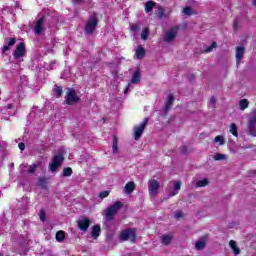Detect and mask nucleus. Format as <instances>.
<instances>
[{"mask_svg":"<svg viewBox=\"0 0 256 256\" xmlns=\"http://www.w3.org/2000/svg\"><path fill=\"white\" fill-rule=\"evenodd\" d=\"M123 209V202L116 201L112 205H110L108 208H106L105 211V219L107 223H111L113 219H115V215L119 213V210Z\"/></svg>","mask_w":256,"mask_h":256,"instance_id":"1","label":"nucleus"},{"mask_svg":"<svg viewBox=\"0 0 256 256\" xmlns=\"http://www.w3.org/2000/svg\"><path fill=\"white\" fill-rule=\"evenodd\" d=\"M97 25H99V17H97V13H94L92 16L89 17L84 31L86 35H93L95 30L97 29Z\"/></svg>","mask_w":256,"mask_h":256,"instance_id":"2","label":"nucleus"},{"mask_svg":"<svg viewBox=\"0 0 256 256\" xmlns=\"http://www.w3.org/2000/svg\"><path fill=\"white\" fill-rule=\"evenodd\" d=\"M119 238L120 241H131V243H135L137 241V230H135V228H127L122 230Z\"/></svg>","mask_w":256,"mask_h":256,"instance_id":"3","label":"nucleus"},{"mask_svg":"<svg viewBox=\"0 0 256 256\" xmlns=\"http://www.w3.org/2000/svg\"><path fill=\"white\" fill-rule=\"evenodd\" d=\"M79 101H81V98L77 96V92H75V89H69L66 92V96H65L66 105H75V103H79Z\"/></svg>","mask_w":256,"mask_h":256,"instance_id":"4","label":"nucleus"},{"mask_svg":"<svg viewBox=\"0 0 256 256\" xmlns=\"http://www.w3.org/2000/svg\"><path fill=\"white\" fill-rule=\"evenodd\" d=\"M148 123H149V118H144L143 122L140 125L134 126L135 141H139V139H141V136L143 135V132L145 131V127H147Z\"/></svg>","mask_w":256,"mask_h":256,"instance_id":"5","label":"nucleus"},{"mask_svg":"<svg viewBox=\"0 0 256 256\" xmlns=\"http://www.w3.org/2000/svg\"><path fill=\"white\" fill-rule=\"evenodd\" d=\"M161 184L156 179H151L148 181V191L152 197H157L159 195V188Z\"/></svg>","mask_w":256,"mask_h":256,"instance_id":"6","label":"nucleus"},{"mask_svg":"<svg viewBox=\"0 0 256 256\" xmlns=\"http://www.w3.org/2000/svg\"><path fill=\"white\" fill-rule=\"evenodd\" d=\"M65 161V157L63 154H57L52 158V163L50 164V171L55 172L57 171L58 167H61V163Z\"/></svg>","mask_w":256,"mask_h":256,"instance_id":"7","label":"nucleus"},{"mask_svg":"<svg viewBox=\"0 0 256 256\" xmlns=\"http://www.w3.org/2000/svg\"><path fill=\"white\" fill-rule=\"evenodd\" d=\"M256 111L253 115L250 116V119L247 124L248 134L252 137H256Z\"/></svg>","mask_w":256,"mask_h":256,"instance_id":"8","label":"nucleus"},{"mask_svg":"<svg viewBox=\"0 0 256 256\" xmlns=\"http://www.w3.org/2000/svg\"><path fill=\"white\" fill-rule=\"evenodd\" d=\"M24 55H27V50L24 42H20L13 53L14 59H21Z\"/></svg>","mask_w":256,"mask_h":256,"instance_id":"9","label":"nucleus"},{"mask_svg":"<svg viewBox=\"0 0 256 256\" xmlns=\"http://www.w3.org/2000/svg\"><path fill=\"white\" fill-rule=\"evenodd\" d=\"M178 31V27H172L170 30H168L164 38L165 43H171V41H175Z\"/></svg>","mask_w":256,"mask_h":256,"instance_id":"10","label":"nucleus"},{"mask_svg":"<svg viewBox=\"0 0 256 256\" xmlns=\"http://www.w3.org/2000/svg\"><path fill=\"white\" fill-rule=\"evenodd\" d=\"M5 43L6 45L2 47V55H4V53H7V51H11V47H13L15 43H17V38L16 37L5 38Z\"/></svg>","mask_w":256,"mask_h":256,"instance_id":"11","label":"nucleus"},{"mask_svg":"<svg viewBox=\"0 0 256 256\" xmlns=\"http://www.w3.org/2000/svg\"><path fill=\"white\" fill-rule=\"evenodd\" d=\"M243 55H245V47L238 46L236 47V65L239 67L241 61H243Z\"/></svg>","mask_w":256,"mask_h":256,"instance_id":"12","label":"nucleus"},{"mask_svg":"<svg viewBox=\"0 0 256 256\" xmlns=\"http://www.w3.org/2000/svg\"><path fill=\"white\" fill-rule=\"evenodd\" d=\"M91 226V220L89 218H82L78 220V228L80 231H87Z\"/></svg>","mask_w":256,"mask_h":256,"instance_id":"13","label":"nucleus"},{"mask_svg":"<svg viewBox=\"0 0 256 256\" xmlns=\"http://www.w3.org/2000/svg\"><path fill=\"white\" fill-rule=\"evenodd\" d=\"M45 23V18H39L34 26V31L36 35H41L43 33V24Z\"/></svg>","mask_w":256,"mask_h":256,"instance_id":"14","label":"nucleus"},{"mask_svg":"<svg viewBox=\"0 0 256 256\" xmlns=\"http://www.w3.org/2000/svg\"><path fill=\"white\" fill-rule=\"evenodd\" d=\"M160 241H161L162 245H165V246L171 245V241H173V235L163 234L160 237Z\"/></svg>","mask_w":256,"mask_h":256,"instance_id":"15","label":"nucleus"},{"mask_svg":"<svg viewBox=\"0 0 256 256\" xmlns=\"http://www.w3.org/2000/svg\"><path fill=\"white\" fill-rule=\"evenodd\" d=\"M131 83H133L134 85H137V83H141V70L137 69L134 71Z\"/></svg>","mask_w":256,"mask_h":256,"instance_id":"16","label":"nucleus"},{"mask_svg":"<svg viewBox=\"0 0 256 256\" xmlns=\"http://www.w3.org/2000/svg\"><path fill=\"white\" fill-rule=\"evenodd\" d=\"M99 235H101V226L100 225H94L92 227V231H91L92 239H99Z\"/></svg>","mask_w":256,"mask_h":256,"instance_id":"17","label":"nucleus"},{"mask_svg":"<svg viewBox=\"0 0 256 256\" xmlns=\"http://www.w3.org/2000/svg\"><path fill=\"white\" fill-rule=\"evenodd\" d=\"M174 102H175V96H173V94H170L166 101V106H165L166 113L171 111V107L173 106Z\"/></svg>","mask_w":256,"mask_h":256,"instance_id":"18","label":"nucleus"},{"mask_svg":"<svg viewBox=\"0 0 256 256\" xmlns=\"http://www.w3.org/2000/svg\"><path fill=\"white\" fill-rule=\"evenodd\" d=\"M157 6V3L153 0L147 1L145 4L144 11L145 13H151L153 11V8Z\"/></svg>","mask_w":256,"mask_h":256,"instance_id":"19","label":"nucleus"},{"mask_svg":"<svg viewBox=\"0 0 256 256\" xmlns=\"http://www.w3.org/2000/svg\"><path fill=\"white\" fill-rule=\"evenodd\" d=\"M112 153L113 155H116V153H119V140L117 139V136L113 137Z\"/></svg>","mask_w":256,"mask_h":256,"instance_id":"20","label":"nucleus"},{"mask_svg":"<svg viewBox=\"0 0 256 256\" xmlns=\"http://www.w3.org/2000/svg\"><path fill=\"white\" fill-rule=\"evenodd\" d=\"M147 53V50L143 48V46H138L136 48V57L137 59H143L145 57V54Z\"/></svg>","mask_w":256,"mask_h":256,"instance_id":"21","label":"nucleus"},{"mask_svg":"<svg viewBox=\"0 0 256 256\" xmlns=\"http://www.w3.org/2000/svg\"><path fill=\"white\" fill-rule=\"evenodd\" d=\"M124 189H125V193H128V194L133 193V191H135V182L133 181L128 182L125 185Z\"/></svg>","mask_w":256,"mask_h":256,"instance_id":"22","label":"nucleus"},{"mask_svg":"<svg viewBox=\"0 0 256 256\" xmlns=\"http://www.w3.org/2000/svg\"><path fill=\"white\" fill-rule=\"evenodd\" d=\"M229 245L234 255H239V253H241V250L237 247V242H235V240H230Z\"/></svg>","mask_w":256,"mask_h":256,"instance_id":"23","label":"nucleus"},{"mask_svg":"<svg viewBox=\"0 0 256 256\" xmlns=\"http://www.w3.org/2000/svg\"><path fill=\"white\" fill-rule=\"evenodd\" d=\"M56 241H58V243H63V241H65V231L59 230L56 233Z\"/></svg>","mask_w":256,"mask_h":256,"instance_id":"24","label":"nucleus"},{"mask_svg":"<svg viewBox=\"0 0 256 256\" xmlns=\"http://www.w3.org/2000/svg\"><path fill=\"white\" fill-rule=\"evenodd\" d=\"M207 245V242L205 240L198 241L195 243L196 251H203Z\"/></svg>","mask_w":256,"mask_h":256,"instance_id":"25","label":"nucleus"},{"mask_svg":"<svg viewBox=\"0 0 256 256\" xmlns=\"http://www.w3.org/2000/svg\"><path fill=\"white\" fill-rule=\"evenodd\" d=\"M73 175V168L66 167L62 171V177H71Z\"/></svg>","mask_w":256,"mask_h":256,"instance_id":"26","label":"nucleus"},{"mask_svg":"<svg viewBox=\"0 0 256 256\" xmlns=\"http://www.w3.org/2000/svg\"><path fill=\"white\" fill-rule=\"evenodd\" d=\"M53 91L56 97H61V95H63V87L61 86L54 85Z\"/></svg>","mask_w":256,"mask_h":256,"instance_id":"27","label":"nucleus"},{"mask_svg":"<svg viewBox=\"0 0 256 256\" xmlns=\"http://www.w3.org/2000/svg\"><path fill=\"white\" fill-rule=\"evenodd\" d=\"M148 38H149V28H144L142 30V33L140 34V39H142V41H147Z\"/></svg>","mask_w":256,"mask_h":256,"instance_id":"28","label":"nucleus"},{"mask_svg":"<svg viewBox=\"0 0 256 256\" xmlns=\"http://www.w3.org/2000/svg\"><path fill=\"white\" fill-rule=\"evenodd\" d=\"M239 105H240L241 111H245V109H247V107H249V100L242 99V100H240Z\"/></svg>","mask_w":256,"mask_h":256,"instance_id":"29","label":"nucleus"},{"mask_svg":"<svg viewBox=\"0 0 256 256\" xmlns=\"http://www.w3.org/2000/svg\"><path fill=\"white\" fill-rule=\"evenodd\" d=\"M230 133H232L234 137H239V132H237V125L235 123L230 124Z\"/></svg>","mask_w":256,"mask_h":256,"instance_id":"30","label":"nucleus"},{"mask_svg":"<svg viewBox=\"0 0 256 256\" xmlns=\"http://www.w3.org/2000/svg\"><path fill=\"white\" fill-rule=\"evenodd\" d=\"M38 185L39 187H41L42 189H47V178L45 177H41L38 179Z\"/></svg>","mask_w":256,"mask_h":256,"instance_id":"31","label":"nucleus"},{"mask_svg":"<svg viewBox=\"0 0 256 256\" xmlns=\"http://www.w3.org/2000/svg\"><path fill=\"white\" fill-rule=\"evenodd\" d=\"M213 159H214V161H225V159H227V155L217 153L213 156Z\"/></svg>","mask_w":256,"mask_h":256,"instance_id":"32","label":"nucleus"},{"mask_svg":"<svg viewBox=\"0 0 256 256\" xmlns=\"http://www.w3.org/2000/svg\"><path fill=\"white\" fill-rule=\"evenodd\" d=\"M182 13H184V15H188V16L195 15V11H193V9L189 6L184 7Z\"/></svg>","mask_w":256,"mask_h":256,"instance_id":"33","label":"nucleus"},{"mask_svg":"<svg viewBox=\"0 0 256 256\" xmlns=\"http://www.w3.org/2000/svg\"><path fill=\"white\" fill-rule=\"evenodd\" d=\"M213 49H217V42H212V44L205 48L204 53H211Z\"/></svg>","mask_w":256,"mask_h":256,"instance_id":"34","label":"nucleus"},{"mask_svg":"<svg viewBox=\"0 0 256 256\" xmlns=\"http://www.w3.org/2000/svg\"><path fill=\"white\" fill-rule=\"evenodd\" d=\"M37 167H39V165H37V164L30 165L27 170L28 175H33V173H35V171H37Z\"/></svg>","mask_w":256,"mask_h":256,"instance_id":"35","label":"nucleus"},{"mask_svg":"<svg viewBox=\"0 0 256 256\" xmlns=\"http://www.w3.org/2000/svg\"><path fill=\"white\" fill-rule=\"evenodd\" d=\"M197 187H207L209 185V180L207 178H204L197 182Z\"/></svg>","mask_w":256,"mask_h":256,"instance_id":"36","label":"nucleus"},{"mask_svg":"<svg viewBox=\"0 0 256 256\" xmlns=\"http://www.w3.org/2000/svg\"><path fill=\"white\" fill-rule=\"evenodd\" d=\"M214 143H219L220 145H225V139L223 136L218 135L214 138Z\"/></svg>","mask_w":256,"mask_h":256,"instance_id":"37","label":"nucleus"},{"mask_svg":"<svg viewBox=\"0 0 256 256\" xmlns=\"http://www.w3.org/2000/svg\"><path fill=\"white\" fill-rule=\"evenodd\" d=\"M111 194V191L105 190L99 193V199H107V196Z\"/></svg>","mask_w":256,"mask_h":256,"instance_id":"38","label":"nucleus"},{"mask_svg":"<svg viewBox=\"0 0 256 256\" xmlns=\"http://www.w3.org/2000/svg\"><path fill=\"white\" fill-rule=\"evenodd\" d=\"M158 17L159 19H163V17H165V9L161 6L158 7Z\"/></svg>","mask_w":256,"mask_h":256,"instance_id":"39","label":"nucleus"},{"mask_svg":"<svg viewBox=\"0 0 256 256\" xmlns=\"http://www.w3.org/2000/svg\"><path fill=\"white\" fill-rule=\"evenodd\" d=\"M139 29H141V26H139V24H131L130 25V31H132L133 33H137V31H139Z\"/></svg>","mask_w":256,"mask_h":256,"instance_id":"40","label":"nucleus"},{"mask_svg":"<svg viewBox=\"0 0 256 256\" xmlns=\"http://www.w3.org/2000/svg\"><path fill=\"white\" fill-rule=\"evenodd\" d=\"M39 218H40V221H45V219H47V214L45 213L44 210L40 211Z\"/></svg>","mask_w":256,"mask_h":256,"instance_id":"41","label":"nucleus"},{"mask_svg":"<svg viewBox=\"0 0 256 256\" xmlns=\"http://www.w3.org/2000/svg\"><path fill=\"white\" fill-rule=\"evenodd\" d=\"M188 148H187V146H182L181 148H180V153L182 154V155H187V153H188Z\"/></svg>","mask_w":256,"mask_h":256,"instance_id":"42","label":"nucleus"},{"mask_svg":"<svg viewBox=\"0 0 256 256\" xmlns=\"http://www.w3.org/2000/svg\"><path fill=\"white\" fill-rule=\"evenodd\" d=\"M174 217H175V219H182L183 212H181V211L175 212Z\"/></svg>","mask_w":256,"mask_h":256,"instance_id":"43","label":"nucleus"},{"mask_svg":"<svg viewBox=\"0 0 256 256\" xmlns=\"http://www.w3.org/2000/svg\"><path fill=\"white\" fill-rule=\"evenodd\" d=\"M233 29H234L235 33H237V29H239V21L234 20Z\"/></svg>","mask_w":256,"mask_h":256,"instance_id":"44","label":"nucleus"},{"mask_svg":"<svg viewBox=\"0 0 256 256\" xmlns=\"http://www.w3.org/2000/svg\"><path fill=\"white\" fill-rule=\"evenodd\" d=\"M174 189H175V191H179L181 189V182H176L174 184Z\"/></svg>","mask_w":256,"mask_h":256,"instance_id":"45","label":"nucleus"},{"mask_svg":"<svg viewBox=\"0 0 256 256\" xmlns=\"http://www.w3.org/2000/svg\"><path fill=\"white\" fill-rule=\"evenodd\" d=\"M215 103H217V99L215 98V96H212L210 99V105L215 106Z\"/></svg>","mask_w":256,"mask_h":256,"instance_id":"46","label":"nucleus"},{"mask_svg":"<svg viewBox=\"0 0 256 256\" xmlns=\"http://www.w3.org/2000/svg\"><path fill=\"white\" fill-rule=\"evenodd\" d=\"M18 147H19L20 151H25V143L20 142V143L18 144Z\"/></svg>","mask_w":256,"mask_h":256,"instance_id":"47","label":"nucleus"},{"mask_svg":"<svg viewBox=\"0 0 256 256\" xmlns=\"http://www.w3.org/2000/svg\"><path fill=\"white\" fill-rule=\"evenodd\" d=\"M72 2L76 5H80V3H83V0H72Z\"/></svg>","mask_w":256,"mask_h":256,"instance_id":"48","label":"nucleus"},{"mask_svg":"<svg viewBox=\"0 0 256 256\" xmlns=\"http://www.w3.org/2000/svg\"><path fill=\"white\" fill-rule=\"evenodd\" d=\"M178 193H179V191H173L169 195H170V197H175V195H177Z\"/></svg>","mask_w":256,"mask_h":256,"instance_id":"49","label":"nucleus"},{"mask_svg":"<svg viewBox=\"0 0 256 256\" xmlns=\"http://www.w3.org/2000/svg\"><path fill=\"white\" fill-rule=\"evenodd\" d=\"M253 7H256V0H252Z\"/></svg>","mask_w":256,"mask_h":256,"instance_id":"50","label":"nucleus"},{"mask_svg":"<svg viewBox=\"0 0 256 256\" xmlns=\"http://www.w3.org/2000/svg\"><path fill=\"white\" fill-rule=\"evenodd\" d=\"M127 91H129V88H126V90L124 91V93H127Z\"/></svg>","mask_w":256,"mask_h":256,"instance_id":"51","label":"nucleus"},{"mask_svg":"<svg viewBox=\"0 0 256 256\" xmlns=\"http://www.w3.org/2000/svg\"><path fill=\"white\" fill-rule=\"evenodd\" d=\"M0 256H3V254L0 252Z\"/></svg>","mask_w":256,"mask_h":256,"instance_id":"52","label":"nucleus"},{"mask_svg":"<svg viewBox=\"0 0 256 256\" xmlns=\"http://www.w3.org/2000/svg\"><path fill=\"white\" fill-rule=\"evenodd\" d=\"M0 95H1V91H0Z\"/></svg>","mask_w":256,"mask_h":256,"instance_id":"53","label":"nucleus"}]
</instances>
